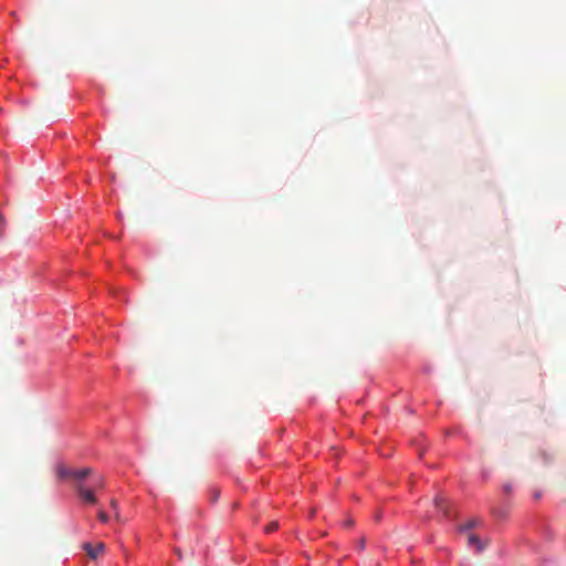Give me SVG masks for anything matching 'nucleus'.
<instances>
[{
	"instance_id": "ddd939ff",
	"label": "nucleus",
	"mask_w": 566,
	"mask_h": 566,
	"mask_svg": "<svg viewBox=\"0 0 566 566\" xmlns=\"http://www.w3.org/2000/svg\"><path fill=\"white\" fill-rule=\"evenodd\" d=\"M346 524H347V525H352V524H353V522L349 520V521H347V522H346Z\"/></svg>"
},
{
	"instance_id": "9d476101",
	"label": "nucleus",
	"mask_w": 566,
	"mask_h": 566,
	"mask_svg": "<svg viewBox=\"0 0 566 566\" xmlns=\"http://www.w3.org/2000/svg\"><path fill=\"white\" fill-rule=\"evenodd\" d=\"M111 506H112V509L115 511V517H116L117 520H119V514H118V503H117V501H116V500H112V501H111Z\"/></svg>"
},
{
	"instance_id": "0eeeda50",
	"label": "nucleus",
	"mask_w": 566,
	"mask_h": 566,
	"mask_svg": "<svg viewBox=\"0 0 566 566\" xmlns=\"http://www.w3.org/2000/svg\"><path fill=\"white\" fill-rule=\"evenodd\" d=\"M105 486V481L102 475H97L93 478L92 486L93 491L102 490Z\"/></svg>"
},
{
	"instance_id": "423d86ee",
	"label": "nucleus",
	"mask_w": 566,
	"mask_h": 566,
	"mask_svg": "<svg viewBox=\"0 0 566 566\" xmlns=\"http://www.w3.org/2000/svg\"><path fill=\"white\" fill-rule=\"evenodd\" d=\"M434 505L437 509H439L440 511L443 512L444 516H449V511H448V507L446 505V499L441 495H437L434 497Z\"/></svg>"
},
{
	"instance_id": "20e7f679",
	"label": "nucleus",
	"mask_w": 566,
	"mask_h": 566,
	"mask_svg": "<svg viewBox=\"0 0 566 566\" xmlns=\"http://www.w3.org/2000/svg\"><path fill=\"white\" fill-rule=\"evenodd\" d=\"M55 471L60 479H62V480L72 479L73 480L74 469H70V468L65 467L64 464H59L56 467Z\"/></svg>"
},
{
	"instance_id": "9b49d317",
	"label": "nucleus",
	"mask_w": 566,
	"mask_h": 566,
	"mask_svg": "<svg viewBox=\"0 0 566 566\" xmlns=\"http://www.w3.org/2000/svg\"><path fill=\"white\" fill-rule=\"evenodd\" d=\"M98 518L101 522L106 523L108 521V515L104 511H99Z\"/></svg>"
},
{
	"instance_id": "f03ea898",
	"label": "nucleus",
	"mask_w": 566,
	"mask_h": 566,
	"mask_svg": "<svg viewBox=\"0 0 566 566\" xmlns=\"http://www.w3.org/2000/svg\"><path fill=\"white\" fill-rule=\"evenodd\" d=\"M83 548L92 559H96L101 554L104 553L105 545L103 543H97L95 546H93L91 543H85Z\"/></svg>"
},
{
	"instance_id": "f8f14e48",
	"label": "nucleus",
	"mask_w": 566,
	"mask_h": 566,
	"mask_svg": "<svg viewBox=\"0 0 566 566\" xmlns=\"http://www.w3.org/2000/svg\"><path fill=\"white\" fill-rule=\"evenodd\" d=\"M503 490H504V492L510 493L512 489H511L510 484H506L503 486Z\"/></svg>"
},
{
	"instance_id": "6e6552de",
	"label": "nucleus",
	"mask_w": 566,
	"mask_h": 566,
	"mask_svg": "<svg viewBox=\"0 0 566 566\" xmlns=\"http://www.w3.org/2000/svg\"><path fill=\"white\" fill-rule=\"evenodd\" d=\"M479 523L480 522L478 520H471L465 525L461 526L460 531H465V530L473 528V527L478 526Z\"/></svg>"
},
{
	"instance_id": "1a4fd4ad",
	"label": "nucleus",
	"mask_w": 566,
	"mask_h": 566,
	"mask_svg": "<svg viewBox=\"0 0 566 566\" xmlns=\"http://www.w3.org/2000/svg\"><path fill=\"white\" fill-rule=\"evenodd\" d=\"M279 528V523L276 521L271 522L268 526H265V533H272Z\"/></svg>"
},
{
	"instance_id": "7ed1b4c3",
	"label": "nucleus",
	"mask_w": 566,
	"mask_h": 566,
	"mask_svg": "<svg viewBox=\"0 0 566 566\" xmlns=\"http://www.w3.org/2000/svg\"><path fill=\"white\" fill-rule=\"evenodd\" d=\"M468 544L470 547L474 548L476 553H481L486 546L475 534L468 535Z\"/></svg>"
},
{
	"instance_id": "39448f33",
	"label": "nucleus",
	"mask_w": 566,
	"mask_h": 566,
	"mask_svg": "<svg viewBox=\"0 0 566 566\" xmlns=\"http://www.w3.org/2000/svg\"><path fill=\"white\" fill-rule=\"evenodd\" d=\"M92 474L91 468L74 469L73 480L76 483H83V480Z\"/></svg>"
},
{
	"instance_id": "f257e3e1",
	"label": "nucleus",
	"mask_w": 566,
	"mask_h": 566,
	"mask_svg": "<svg viewBox=\"0 0 566 566\" xmlns=\"http://www.w3.org/2000/svg\"><path fill=\"white\" fill-rule=\"evenodd\" d=\"M75 491L83 502L88 504H95L97 502L93 489L87 488L84 483H75Z\"/></svg>"
}]
</instances>
